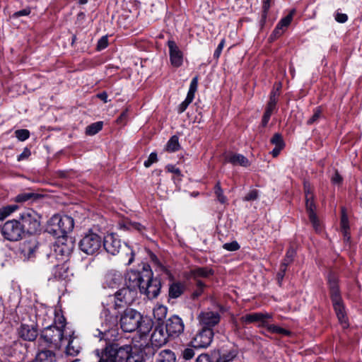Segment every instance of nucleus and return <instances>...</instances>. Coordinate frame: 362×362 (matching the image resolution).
<instances>
[{"mask_svg": "<svg viewBox=\"0 0 362 362\" xmlns=\"http://www.w3.org/2000/svg\"><path fill=\"white\" fill-rule=\"evenodd\" d=\"M118 322L124 332L137 330L141 334H148L152 328L150 320L144 318L140 313L132 308L125 309L121 314L119 321L117 313L104 310L101 313L100 326L93 332L95 337L105 341H115L118 337Z\"/></svg>", "mask_w": 362, "mask_h": 362, "instance_id": "obj_1", "label": "nucleus"}, {"mask_svg": "<svg viewBox=\"0 0 362 362\" xmlns=\"http://www.w3.org/2000/svg\"><path fill=\"white\" fill-rule=\"evenodd\" d=\"M139 278L141 277L138 271L131 270L127 273L125 277L126 287L117 291L114 297V310L133 303L136 298L137 291L140 285Z\"/></svg>", "mask_w": 362, "mask_h": 362, "instance_id": "obj_2", "label": "nucleus"}, {"mask_svg": "<svg viewBox=\"0 0 362 362\" xmlns=\"http://www.w3.org/2000/svg\"><path fill=\"white\" fill-rule=\"evenodd\" d=\"M140 281L139 291L147 296L149 299L156 298L160 291V281L153 278V273L149 269V266H144L141 272H138Z\"/></svg>", "mask_w": 362, "mask_h": 362, "instance_id": "obj_3", "label": "nucleus"}, {"mask_svg": "<svg viewBox=\"0 0 362 362\" xmlns=\"http://www.w3.org/2000/svg\"><path fill=\"white\" fill-rule=\"evenodd\" d=\"M328 284L330 289L331 298L334 310L338 320L344 328L348 327V321L346 315L344 307L341 302V298L338 287V279L335 274L330 273L327 278Z\"/></svg>", "mask_w": 362, "mask_h": 362, "instance_id": "obj_4", "label": "nucleus"}, {"mask_svg": "<svg viewBox=\"0 0 362 362\" xmlns=\"http://www.w3.org/2000/svg\"><path fill=\"white\" fill-rule=\"evenodd\" d=\"M132 350L130 345L122 346H119L116 344L108 345L102 357L100 358L99 362H119L124 360H126L127 362H132Z\"/></svg>", "mask_w": 362, "mask_h": 362, "instance_id": "obj_5", "label": "nucleus"}, {"mask_svg": "<svg viewBox=\"0 0 362 362\" xmlns=\"http://www.w3.org/2000/svg\"><path fill=\"white\" fill-rule=\"evenodd\" d=\"M103 238L93 230H89L81 238L79 243V247L87 255H93L98 252L103 245Z\"/></svg>", "mask_w": 362, "mask_h": 362, "instance_id": "obj_6", "label": "nucleus"}, {"mask_svg": "<svg viewBox=\"0 0 362 362\" xmlns=\"http://www.w3.org/2000/svg\"><path fill=\"white\" fill-rule=\"evenodd\" d=\"M68 332L66 329L49 325L42 330L41 337L54 347L60 348L64 344V338L68 335Z\"/></svg>", "mask_w": 362, "mask_h": 362, "instance_id": "obj_7", "label": "nucleus"}, {"mask_svg": "<svg viewBox=\"0 0 362 362\" xmlns=\"http://www.w3.org/2000/svg\"><path fill=\"white\" fill-rule=\"evenodd\" d=\"M22 226L28 233L34 234L40 230L41 216L35 211L28 209L21 214Z\"/></svg>", "mask_w": 362, "mask_h": 362, "instance_id": "obj_8", "label": "nucleus"}, {"mask_svg": "<svg viewBox=\"0 0 362 362\" xmlns=\"http://www.w3.org/2000/svg\"><path fill=\"white\" fill-rule=\"evenodd\" d=\"M25 230L21 223L13 219L6 221L1 228V233L9 241H18L22 238Z\"/></svg>", "mask_w": 362, "mask_h": 362, "instance_id": "obj_9", "label": "nucleus"}, {"mask_svg": "<svg viewBox=\"0 0 362 362\" xmlns=\"http://www.w3.org/2000/svg\"><path fill=\"white\" fill-rule=\"evenodd\" d=\"M49 225L54 233L66 234L73 230L74 222L71 216L55 214L50 218Z\"/></svg>", "mask_w": 362, "mask_h": 362, "instance_id": "obj_10", "label": "nucleus"}, {"mask_svg": "<svg viewBox=\"0 0 362 362\" xmlns=\"http://www.w3.org/2000/svg\"><path fill=\"white\" fill-rule=\"evenodd\" d=\"M305 193L306 210L309 215L310 221L312 223L314 229L317 232H320L322 230V226L315 214V205L313 202V195L306 185L305 186Z\"/></svg>", "mask_w": 362, "mask_h": 362, "instance_id": "obj_11", "label": "nucleus"}, {"mask_svg": "<svg viewBox=\"0 0 362 362\" xmlns=\"http://www.w3.org/2000/svg\"><path fill=\"white\" fill-rule=\"evenodd\" d=\"M213 337L214 332L212 329L202 327L192 339L191 344L194 348H206L211 344Z\"/></svg>", "mask_w": 362, "mask_h": 362, "instance_id": "obj_12", "label": "nucleus"}, {"mask_svg": "<svg viewBox=\"0 0 362 362\" xmlns=\"http://www.w3.org/2000/svg\"><path fill=\"white\" fill-rule=\"evenodd\" d=\"M203 328H211L218 324L221 315L218 312L206 310L202 311L197 317Z\"/></svg>", "mask_w": 362, "mask_h": 362, "instance_id": "obj_13", "label": "nucleus"}, {"mask_svg": "<svg viewBox=\"0 0 362 362\" xmlns=\"http://www.w3.org/2000/svg\"><path fill=\"white\" fill-rule=\"evenodd\" d=\"M169 337H177L184 331L182 320L177 315H173L167 320L164 327Z\"/></svg>", "mask_w": 362, "mask_h": 362, "instance_id": "obj_14", "label": "nucleus"}, {"mask_svg": "<svg viewBox=\"0 0 362 362\" xmlns=\"http://www.w3.org/2000/svg\"><path fill=\"white\" fill-rule=\"evenodd\" d=\"M272 318V315L268 313H253L242 316L240 320L245 324L258 322V327L266 328L268 321Z\"/></svg>", "mask_w": 362, "mask_h": 362, "instance_id": "obj_15", "label": "nucleus"}, {"mask_svg": "<svg viewBox=\"0 0 362 362\" xmlns=\"http://www.w3.org/2000/svg\"><path fill=\"white\" fill-rule=\"evenodd\" d=\"M170 61L174 67H180L183 63V53L173 40H168Z\"/></svg>", "mask_w": 362, "mask_h": 362, "instance_id": "obj_16", "label": "nucleus"}, {"mask_svg": "<svg viewBox=\"0 0 362 362\" xmlns=\"http://www.w3.org/2000/svg\"><path fill=\"white\" fill-rule=\"evenodd\" d=\"M105 250L112 255H117L121 248V241L115 234H109L103 240Z\"/></svg>", "mask_w": 362, "mask_h": 362, "instance_id": "obj_17", "label": "nucleus"}, {"mask_svg": "<svg viewBox=\"0 0 362 362\" xmlns=\"http://www.w3.org/2000/svg\"><path fill=\"white\" fill-rule=\"evenodd\" d=\"M168 337L164 327L158 325L151 334V341L153 346L160 347L167 343Z\"/></svg>", "mask_w": 362, "mask_h": 362, "instance_id": "obj_18", "label": "nucleus"}, {"mask_svg": "<svg viewBox=\"0 0 362 362\" xmlns=\"http://www.w3.org/2000/svg\"><path fill=\"white\" fill-rule=\"evenodd\" d=\"M74 332L69 330L68 335L64 338V344L67 342L66 346V353L70 356H76L81 350V346L78 340L74 337Z\"/></svg>", "mask_w": 362, "mask_h": 362, "instance_id": "obj_19", "label": "nucleus"}, {"mask_svg": "<svg viewBox=\"0 0 362 362\" xmlns=\"http://www.w3.org/2000/svg\"><path fill=\"white\" fill-rule=\"evenodd\" d=\"M18 332L19 337L26 341H34L37 336V330L33 325H21Z\"/></svg>", "mask_w": 362, "mask_h": 362, "instance_id": "obj_20", "label": "nucleus"}, {"mask_svg": "<svg viewBox=\"0 0 362 362\" xmlns=\"http://www.w3.org/2000/svg\"><path fill=\"white\" fill-rule=\"evenodd\" d=\"M293 13L294 10L291 11L288 15L283 18L279 21L272 34L275 37H277L284 33L285 28H287L291 23Z\"/></svg>", "mask_w": 362, "mask_h": 362, "instance_id": "obj_21", "label": "nucleus"}, {"mask_svg": "<svg viewBox=\"0 0 362 362\" xmlns=\"http://www.w3.org/2000/svg\"><path fill=\"white\" fill-rule=\"evenodd\" d=\"M122 275L119 272H108L105 276L104 286L109 288L117 286L122 281Z\"/></svg>", "mask_w": 362, "mask_h": 362, "instance_id": "obj_22", "label": "nucleus"}, {"mask_svg": "<svg viewBox=\"0 0 362 362\" xmlns=\"http://www.w3.org/2000/svg\"><path fill=\"white\" fill-rule=\"evenodd\" d=\"M226 161L233 165H240L244 167H247L250 165L248 159L241 154H229L226 157Z\"/></svg>", "mask_w": 362, "mask_h": 362, "instance_id": "obj_23", "label": "nucleus"}, {"mask_svg": "<svg viewBox=\"0 0 362 362\" xmlns=\"http://www.w3.org/2000/svg\"><path fill=\"white\" fill-rule=\"evenodd\" d=\"M237 348L233 347L228 350H223L221 353H220L219 356L216 359V362H230L237 356Z\"/></svg>", "mask_w": 362, "mask_h": 362, "instance_id": "obj_24", "label": "nucleus"}, {"mask_svg": "<svg viewBox=\"0 0 362 362\" xmlns=\"http://www.w3.org/2000/svg\"><path fill=\"white\" fill-rule=\"evenodd\" d=\"M212 274L211 269L206 267H198L190 271L189 277L194 279L196 282L201 277H208Z\"/></svg>", "mask_w": 362, "mask_h": 362, "instance_id": "obj_25", "label": "nucleus"}, {"mask_svg": "<svg viewBox=\"0 0 362 362\" xmlns=\"http://www.w3.org/2000/svg\"><path fill=\"white\" fill-rule=\"evenodd\" d=\"M35 360L37 362H54L56 356L52 351L42 350L37 353Z\"/></svg>", "mask_w": 362, "mask_h": 362, "instance_id": "obj_26", "label": "nucleus"}, {"mask_svg": "<svg viewBox=\"0 0 362 362\" xmlns=\"http://www.w3.org/2000/svg\"><path fill=\"white\" fill-rule=\"evenodd\" d=\"M185 291V285L180 282L173 283L169 288V296L172 298H177L180 296Z\"/></svg>", "mask_w": 362, "mask_h": 362, "instance_id": "obj_27", "label": "nucleus"}, {"mask_svg": "<svg viewBox=\"0 0 362 362\" xmlns=\"http://www.w3.org/2000/svg\"><path fill=\"white\" fill-rule=\"evenodd\" d=\"M341 229L345 238L349 240V224L347 214L344 208L341 209Z\"/></svg>", "mask_w": 362, "mask_h": 362, "instance_id": "obj_28", "label": "nucleus"}, {"mask_svg": "<svg viewBox=\"0 0 362 362\" xmlns=\"http://www.w3.org/2000/svg\"><path fill=\"white\" fill-rule=\"evenodd\" d=\"M157 362H175V356L170 350H163L158 356Z\"/></svg>", "mask_w": 362, "mask_h": 362, "instance_id": "obj_29", "label": "nucleus"}, {"mask_svg": "<svg viewBox=\"0 0 362 362\" xmlns=\"http://www.w3.org/2000/svg\"><path fill=\"white\" fill-rule=\"evenodd\" d=\"M18 209V206L16 204L8 205L0 208V221L4 220Z\"/></svg>", "mask_w": 362, "mask_h": 362, "instance_id": "obj_30", "label": "nucleus"}, {"mask_svg": "<svg viewBox=\"0 0 362 362\" xmlns=\"http://www.w3.org/2000/svg\"><path fill=\"white\" fill-rule=\"evenodd\" d=\"M167 308L163 305H157L153 310L154 318L158 321L163 320L167 314Z\"/></svg>", "mask_w": 362, "mask_h": 362, "instance_id": "obj_31", "label": "nucleus"}, {"mask_svg": "<svg viewBox=\"0 0 362 362\" xmlns=\"http://www.w3.org/2000/svg\"><path fill=\"white\" fill-rule=\"evenodd\" d=\"M266 329L268 332L271 333H275L285 336H288L291 334L290 331L284 328L280 327L277 325L270 324L269 320L268 321L267 325L266 326Z\"/></svg>", "mask_w": 362, "mask_h": 362, "instance_id": "obj_32", "label": "nucleus"}, {"mask_svg": "<svg viewBox=\"0 0 362 362\" xmlns=\"http://www.w3.org/2000/svg\"><path fill=\"white\" fill-rule=\"evenodd\" d=\"M126 230H137L138 232L143 233L145 230V226L137 222L127 221L122 226Z\"/></svg>", "mask_w": 362, "mask_h": 362, "instance_id": "obj_33", "label": "nucleus"}, {"mask_svg": "<svg viewBox=\"0 0 362 362\" xmlns=\"http://www.w3.org/2000/svg\"><path fill=\"white\" fill-rule=\"evenodd\" d=\"M103 126V122L93 123L86 127V134L90 136L95 135L102 129Z\"/></svg>", "mask_w": 362, "mask_h": 362, "instance_id": "obj_34", "label": "nucleus"}, {"mask_svg": "<svg viewBox=\"0 0 362 362\" xmlns=\"http://www.w3.org/2000/svg\"><path fill=\"white\" fill-rule=\"evenodd\" d=\"M179 139L176 136H173L168 141L165 149L169 152H175L179 149Z\"/></svg>", "mask_w": 362, "mask_h": 362, "instance_id": "obj_35", "label": "nucleus"}, {"mask_svg": "<svg viewBox=\"0 0 362 362\" xmlns=\"http://www.w3.org/2000/svg\"><path fill=\"white\" fill-rule=\"evenodd\" d=\"M36 197V194L33 192H23L18 194L15 198L14 201L18 203H24L30 201Z\"/></svg>", "mask_w": 362, "mask_h": 362, "instance_id": "obj_36", "label": "nucleus"}, {"mask_svg": "<svg viewBox=\"0 0 362 362\" xmlns=\"http://www.w3.org/2000/svg\"><path fill=\"white\" fill-rule=\"evenodd\" d=\"M214 193L219 202L221 204H225L226 202L227 199L223 194V192L219 182H218L214 187Z\"/></svg>", "mask_w": 362, "mask_h": 362, "instance_id": "obj_37", "label": "nucleus"}, {"mask_svg": "<svg viewBox=\"0 0 362 362\" xmlns=\"http://www.w3.org/2000/svg\"><path fill=\"white\" fill-rule=\"evenodd\" d=\"M52 325L57 326V327H59V329H66L68 331V329L66 328V320L63 315L59 314H57L55 315L54 325Z\"/></svg>", "mask_w": 362, "mask_h": 362, "instance_id": "obj_38", "label": "nucleus"}, {"mask_svg": "<svg viewBox=\"0 0 362 362\" xmlns=\"http://www.w3.org/2000/svg\"><path fill=\"white\" fill-rule=\"evenodd\" d=\"M198 76H195L191 81L189 88L187 93V95L194 98L195 93L197 90L198 86Z\"/></svg>", "mask_w": 362, "mask_h": 362, "instance_id": "obj_39", "label": "nucleus"}, {"mask_svg": "<svg viewBox=\"0 0 362 362\" xmlns=\"http://www.w3.org/2000/svg\"><path fill=\"white\" fill-rule=\"evenodd\" d=\"M16 138L21 141H25L30 136V132L28 129H18L15 132Z\"/></svg>", "mask_w": 362, "mask_h": 362, "instance_id": "obj_40", "label": "nucleus"}, {"mask_svg": "<svg viewBox=\"0 0 362 362\" xmlns=\"http://www.w3.org/2000/svg\"><path fill=\"white\" fill-rule=\"evenodd\" d=\"M194 98L187 95L185 100L179 105L177 108L178 113H182L192 102Z\"/></svg>", "mask_w": 362, "mask_h": 362, "instance_id": "obj_41", "label": "nucleus"}, {"mask_svg": "<svg viewBox=\"0 0 362 362\" xmlns=\"http://www.w3.org/2000/svg\"><path fill=\"white\" fill-rule=\"evenodd\" d=\"M279 98H275L274 95H269V101L267 104L266 108L272 111H275L277 110L276 104L278 103Z\"/></svg>", "mask_w": 362, "mask_h": 362, "instance_id": "obj_42", "label": "nucleus"}, {"mask_svg": "<svg viewBox=\"0 0 362 362\" xmlns=\"http://www.w3.org/2000/svg\"><path fill=\"white\" fill-rule=\"evenodd\" d=\"M197 288L193 292L192 296L193 298H198L203 293L204 288L205 287V284L200 280H197L196 282Z\"/></svg>", "mask_w": 362, "mask_h": 362, "instance_id": "obj_43", "label": "nucleus"}, {"mask_svg": "<svg viewBox=\"0 0 362 362\" xmlns=\"http://www.w3.org/2000/svg\"><path fill=\"white\" fill-rule=\"evenodd\" d=\"M295 255V250L293 248H290L286 252V257L282 264L287 267V265H288L293 261Z\"/></svg>", "mask_w": 362, "mask_h": 362, "instance_id": "obj_44", "label": "nucleus"}, {"mask_svg": "<svg viewBox=\"0 0 362 362\" xmlns=\"http://www.w3.org/2000/svg\"><path fill=\"white\" fill-rule=\"evenodd\" d=\"M271 142L275 145V146L284 147V143L281 134H275L271 139Z\"/></svg>", "mask_w": 362, "mask_h": 362, "instance_id": "obj_45", "label": "nucleus"}, {"mask_svg": "<svg viewBox=\"0 0 362 362\" xmlns=\"http://www.w3.org/2000/svg\"><path fill=\"white\" fill-rule=\"evenodd\" d=\"M157 154L153 152L149 155L148 159L144 161V165L146 168H149L152 164L157 162Z\"/></svg>", "mask_w": 362, "mask_h": 362, "instance_id": "obj_46", "label": "nucleus"}, {"mask_svg": "<svg viewBox=\"0 0 362 362\" xmlns=\"http://www.w3.org/2000/svg\"><path fill=\"white\" fill-rule=\"evenodd\" d=\"M223 248L228 251H236L239 249L240 246L236 241H233L223 245Z\"/></svg>", "mask_w": 362, "mask_h": 362, "instance_id": "obj_47", "label": "nucleus"}, {"mask_svg": "<svg viewBox=\"0 0 362 362\" xmlns=\"http://www.w3.org/2000/svg\"><path fill=\"white\" fill-rule=\"evenodd\" d=\"M108 45V40L107 36H103L98 42L97 49L102 50L106 48Z\"/></svg>", "mask_w": 362, "mask_h": 362, "instance_id": "obj_48", "label": "nucleus"}, {"mask_svg": "<svg viewBox=\"0 0 362 362\" xmlns=\"http://www.w3.org/2000/svg\"><path fill=\"white\" fill-rule=\"evenodd\" d=\"M272 113H273V111L265 108V112L264 113V115L262 117V124L263 127L267 126V124H268V122L270 119V117H271V115H272Z\"/></svg>", "mask_w": 362, "mask_h": 362, "instance_id": "obj_49", "label": "nucleus"}, {"mask_svg": "<svg viewBox=\"0 0 362 362\" xmlns=\"http://www.w3.org/2000/svg\"><path fill=\"white\" fill-rule=\"evenodd\" d=\"M195 353L192 348H187L182 351V357L185 360H189L192 358Z\"/></svg>", "mask_w": 362, "mask_h": 362, "instance_id": "obj_50", "label": "nucleus"}, {"mask_svg": "<svg viewBox=\"0 0 362 362\" xmlns=\"http://www.w3.org/2000/svg\"><path fill=\"white\" fill-rule=\"evenodd\" d=\"M281 89V83L280 82L276 83L274 86L272 90L271 91L270 95H274L275 98H279L280 95V90Z\"/></svg>", "mask_w": 362, "mask_h": 362, "instance_id": "obj_51", "label": "nucleus"}, {"mask_svg": "<svg viewBox=\"0 0 362 362\" xmlns=\"http://www.w3.org/2000/svg\"><path fill=\"white\" fill-rule=\"evenodd\" d=\"M258 197V192L257 190L253 189L250 191L245 197L244 200L245 201H253L257 199Z\"/></svg>", "mask_w": 362, "mask_h": 362, "instance_id": "obj_52", "label": "nucleus"}, {"mask_svg": "<svg viewBox=\"0 0 362 362\" xmlns=\"http://www.w3.org/2000/svg\"><path fill=\"white\" fill-rule=\"evenodd\" d=\"M321 115V110L320 108H316L313 115L308 120V124H312L314 122H315L320 117Z\"/></svg>", "mask_w": 362, "mask_h": 362, "instance_id": "obj_53", "label": "nucleus"}, {"mask_svg": "<svg viewBox=\"0 0 362 362\" xmlns=\"http://www.w3.org/2000/svg\"><path fill=\"white\" fill-rule=\"evenodd\" d=\"M224 45H225V40L223 39L220 42L219 45H218L216 49L214 52V57L218 58L220 57L222 49L224 47Z\"/></svg>", "mask_w": 362, "mask_h": 362, "instance_id": "obj_54", "label": "nucleus"}, {"mask_svg": "<svg viewBox=\"0 0 362 362\" xmlns=\"http://www.w3.org/2000/svg\"><path fill=\"white\" fill-rule=\"evenodd\" d=\"M30 156V151L25 148L23 149V152L18 155L17 160L18 161L23 160L28 158Z\"/></svg>", "mask_w": 362, "mask_h": 362, "instance_id": "obj_55", "label": "nucleus"}, {"mask_svg": "<svg viewBox=\"0 0 362 362\" xmlns=\"http://www.w3.org/2000/svg\"><path fill=\"white\" fill-rule=\"evenodd\" d=\"M286 269V266L281 264L280 272L277 274V280H278V283L279 284H281V281L284 279Z\"/></svg>", "mask_w": 362, "mask_h": 362, "instance_id": "obj_56", "label": "nucleus"}, {"mask_svg": "<svg viewBox=\"0 0 362 362\" xmlns=\"http://www.w3.org/2000/svg\"><path fill=\"white\" fill-rule=\"evenodd\" d=\"M335 20L339 23H345L348 20V16L345 13H337L335 16Z\"/></svg>", "mask_w": 362, "mask_h": 362, "instance_id": "obj_57", "label": "nucleus"}, {"mask_svg": "<svg viewBox=\"0 0 362 362\" xmlns=\"http://www.w3.org/2000/svg\"><path fill=\"white\" fill-rule=\"evenodd\" d=\"M30 13V10L29 8H24L23 10H21L19 11L14 13L13 16L18 18L20 16H28Z\"/></svg>", "mask_w": 362, "mask_h": 362, "instance_id": "obj_58", "label": "nucleus"}, {"mask_svg": "<svg viewBox=\"0 0 362 362\" xmlns=\"http://www.w3.org/2000/svg\"><path fill=\"white\" fill-rule=\"evenodd\" d=\"M166 169L168 172L173 173L178 176L181 175V172L179 168H176L175 165H168L166 167Z\"/></svg>", "mask_w": 362, "mask_h": 362, "instance_id": "obj_59", "label": "nucleus"}, {"mask_svg": "<svg viewBox=\"0 0 362 362\" xmlns=\"http://www.w3.org/2000/svg\"><path fill=\"white\" fill-rule=\"evenodd\" d=\"M342 181V177L338 173V172H335L334 175L332 177V182L333 184L339 185Z\"/></svg>", "mask_w": 362, "mask_h": 362, "instance_id": "obj_60", "label": "nucleus"}, {"mask_svg": "<svg viewBox=\"0 0 362 362\" xmlns=\"http://www.w3.org/2000/svg\"><path fill=\"white\" fill-rule=\"evenodd\" d=\"M196 362H211V360L209 355L202 354L197 358Z\"/></svg>", "mask_w": 362, "mask_h": 362, "instance_id": "obj_61", "label": "nucleus"}, {"mask_svg": "<svg viewBox=\"0 0 362 362\" xmlns=\"http://www.w3.org/2000/svg\"><path fill=\"white\" fill-rule=\"evenodd\" d=\"M270 1L271 0H263L262 1V8H263V13L264 16H266L269 8H270Z\"/></svg>", "mask_w": 362, "mask_h": 362, "instance_id": "obj_62", "label": "nucleus"}, {"mask_svg": "<svg viewBox=\"0 0 362 362\" xmlns=\"http://www.w3.org/2000/svg\"><path fill=\"white\" fill-rule=\"evenodd\" d=\"M61 270H63V272H64V269L62 268V267H60L59 269H57V270L54 273V276L55 278H57L59 279H65V276H64L62 274H61Z\"/></svg>", "mask_w": 362, "mask_h": 362, "instance_id": "obj_63", "label": "nucleus"}, {"mask_svg": "<svg viewBox=\"0 0 362 362\" xmlns=\"http://www.w3.org/2000/svg\"><path fill=\"white\" fill-rule=\"evenodd\" d=\"M284 147L275 146V148L272 150V154L274 157H276L280 151L283 149Z\"/></svg>", "mask_w": 362, "mask_h": 362, "instance_id": "obj_64", "label": "nucleus"}]
</instances>
